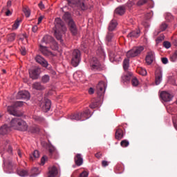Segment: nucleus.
I'll use <instances>...</instances> for the list:
<instances>
[{
	"label": "nucleus",
	"mask_w": 177,
	"mask_h": 177,
	"mask_svg": "<svg viewBox=\"0 0 177 177\" xmlns=\"http://www.w3.org/2000/svg\"><path fill=\"white\" fill-rule=\"evenodd\" d=\"M54 24L55 27L53 28L54 35L58 41H62V36L64 32H66L67 28L66 27V25H64V22H63L60 18H56Z\"/></svg>",
	"instance_id": "obj_1"
},
{
	"label": "nucleus",
	"mask_w": 177,
	"mask_h": 177,
	"mask_svg": "<svg viewBox=\"0 0 177 177\" xmlns=\"http://www.w3.org/2000/svg\"><path fill=\"white\" fill-rule=\"evenodd\" d=\"M10 126L14 128V129H17L18 131H26L28 129V126L24 120L20 118H14L10 122Z\"/></svg>",
	"instance_id": "obj_2"
},
{
	"label": "nucleus",
	"mask_w": 177,
	"mask_h": 177,
	"mask_svg": "<svg viewBox=\"0 0 177 177\" xmlns=\"http://www.w3.org/2000/svg\"><path fill=\"white\" fill-rule=\"evenodd\" d=\"M63 19L66 21V23H68L70 31L73 35H75L77 34V26L75 25L74 20L71 18V15L68 12H65L63 16Z\"/></svg>",
	"instance_id": "obj_3"
},
{
	"label": "nucleus",
	"mask_w": 177,
	"mask_h": 177,
	"mask_svg": "<svg viewBox=\"0 0 177 177\" xmlns=\"http://www.w3.org/2000/svg\"><path fill=\"white\" fill-rule=\"evenodd\" d=\"M90 114L91 111H89V109H87L83 112L77 113L71 115L69 118L70 120H75L76 121H85V120H88V118H89Z\"/></svg>",
	"instance_id": "obj_4"
},
{
	"label": "nucleus",
	"mask_w": 177,
	"mask_h": 177,
	"mask_svg": "<svg viewBox=\"0 0 177 177\" xmlns=\"http://www.w3.org/2000/svg\"><path fill=\"white\" fill-rule=\"evenodd\" d=\"M23 106V102H16L13 105L8 106V112L11 115H15V117H21L23 113L17 110V107H21Z\"/></svg>",
	"instance_id": "obj_5"
},
{
	"label": "nucleus",
	"mask_w": 177,
	"mask_h": 177,
	"mask_svg": "<svg viewBox=\"0 0 177 177\" xmlns=\"http://www.w3.org/2000/svg\"><path fill=\"white\" fill-rule=\"evenodd\" d=\"M143 50H145L143 46L134 47L127 53V57H128V59L131 57H136V56H139Z\"/></svg>",
	"instance_id": "obj_6"
},
{
	"label": "nucleus",
	"mask_w": 177,
	"mask_h": 177,
	"mask_svg": "<svg viewBox=\"0 0 177 177\" xmlns=\"http://www.w3.org/2000/svg\"><path fill=\"white\" fill-rule=\"evenodd\" d=\"M81 62V51L80 50H74L72 53L71 64L73 67H77Z\"/></svg>",
	"instance_id": "obj_7"
},
{
	"label": "nucleus",
	"mask_w": 177,
	"mask_h": 177,
	"mask_svg": "<svg viewBox=\"0 0 177 177\" xmlns=\"http://www.w3.org/2000/svg\"><path fill=\"white\" fill-rule=\"evenodd\" d=\"M90 64L93 71H102L103 70V66H102L97 57H93L90 62Z\"/></svg>",
	"instance_id": "obj_8"
},
{
	"label": "nucleus",
	"mask_w": 177,
	"mask_h": 177,
	"mask_svg": "<svg viewBox=\"0 0 177 177\" xmlns=\"http://www.w3.org/2000/svg\"><path fill=\"white\" fill-rule=\"evenodd\" d=\"M107 88V83L103 81H100L97 86H96V92L97 96L100 97L104 95V92H106V88Z\"/></svg>",
	"instance_id": "obj_9"
},
{
	"label": "nucleus",
	"mask_w": 177,
	"mask_h": 177,
	"mask_svg": "<svg viewBox=\"0 0 177 177\" xmlns=\"http://www.w3.org/2000/svg\"><path fill=\"white\" fill-rule=\"evenodd\" d=\"M41 74V68L35 67L33 69L29 70V75L32 80H38Z\"/></svg>",
	"instance_id": "obj_10"
},
{
	"label": "nucleus",
	"mask_w": 177,
	"mask_h": 177,
	"mask_svg": "<svg viewBox=\"0 0 177 177\" xmlns=\"http://www.w3.org/2000/svg\"><path fill=\"white\" fill-rule=\"evenodd\" d=\"M50 106L51 102L49 99H44L43 102H41V107L44 113H47V111H49V110H50Z\"/></svg>",
	"instance_id": "obj_11"
},
{
	"label": "nucleus",
	"mask_w": 177,
	"mask_h": 177,
	"mask_svg": "<svg viewBox=\"0 0 177 177\" xmlns=\"http://www.w3.org/2000/svg\"><path fill=\"white\" fill-rule=\"evenodd\" d=\"M17 99L30 100V93H28L27 91H19L17 95Z\"/></svg>",
	"instance_id": "obj_12"
},
{
	"label": "nucleus",
	"mask_w": 177,
	"mask_h": 177,
	"mask_svg": "<svg viewBox=\"0 0 177 177\" xmlns=\"http://www.w3.org/2000/svg\"><path fill=\"white\" fill-rule=\"evenodd\" d=\"M160 97L163 100V102H171V100H172V95L167 91L161 92Z\"/></svg>",
	"instance_id": "obj_13"
},
{
	"label": "nucleus",
	"mask_w": 177,
	"mask_h": 177,
	"mask_svg": "<svg viewBox=\"0 0 177 177\" xmlns=\"http://www.w3.org/2000/svg\"><path fill=\"white\" fill-rule=\"evenodd\" d=\"M59 175V170L55 166H52L48 168V177H55Z\"/></svg>",
	"instance_id": "obj_14"
},
{
	"label": "nucleus",
	"mask_w": 177,
	"mask_h": 177,
	"mask_svg": "<svg viewBox=\"0 0 177 177\" xmlns=\"http://www.w3.org/2000/svg\"><path fill=\"white\" fill-rule=\"evenodd\" d=\"M35 60L37 62V63H39V64H41V66H42L43 67H48V61L45 59V58L42 57V56L41 55H37L35 57Z\"/></svg>",
	"instance_id": "obj_15"
},
{
	"label": "nucleus",
	"mask_w": 177,
	"mask_h": 177,
	"mask_svg": "<svg viewBox=\"0 0 177 177\" xmlns=\"http://www.w3.org/2000/svg\"><path fill=\"white\" fill-rule=\"evenodd\" d=\"M155 56H154V52L150 51L147 53L145 61L146 63L149 65L151 64L153 62H154Z\"/></svg>",
	"instance_id": "obj_16"
},
{
	"label": "nucleus",
	"mask_w": 177,
	"mask_h": 177,
	"mask_svg": "<svg viewBox=\"0 0 177 177\" xmlns=\"http://www.w3.org/2000/svg\"><path fill=\"white\" fill-rule=\"evenodd\" d=\"M48 152H49V156L50 157H51V158H57V151L56 150V148H55V147L50 145L48 147Z\"/></svg>",
	"instance_id": "obj_17"
},
{
	"label": "nucleus",
	"mask_w": 177,
	"mask_h": 177,
	"mask_svg": "<svg viewBox=\"0 0 177 177\" xmlns=\"http://www.w3.org/2000/svg\"><path fill=\"white\" fill-rule=\"evenodd\" d=\"M39 50L41 52L42 55L44 56H52V52H50L49 50H48V47L44 46L42 45L39 46Z\"/></svg>",
	"instance_id": "obj_18"
},
{
	"label": "nucleus",
	"mask_w": 177,
	"mask_h": 177,
	"mask_svg": "<svg viewBox=\"0 0 177 177\" xmlns=\"http://www.w3.org/2000/svg\"><path fill=\"white\" fill-rule=\"evenodd\" d=\"M74 160L77 167H81V165L84 164V159L82 158V156L81 155V153L76 154Z\"/></svg>",
	"instance_id": "obj_19"
},
{
	"label": "nucleus",
	"mask_w": 177,
	"mask_h": 177,
	"mask_svg": "<svg viewBox=\"0 0 177 177\" xmlns=\"http://www.w3.org/2000/svg\"><path fill=\"white\" fill-rule=\"evenodd\" d=\"M27 131L30 133H39V127L37 126V124H33L29 127Z\"/></svg>",
	"instance_id": "obj_20"
},
{
	"label": "nucleus",
	"mask_w": 177,
	"mask_h": 177,
	"mask_svg": "<svg viewBox=\"0 0 177 177\" xmlns=\"http://www.w3.org/2000/svg\"><path fill=\"white\" fill-rule=\"evenodd\" d=\"M10 131V127L8 125L4 124L0 127V135H6Z\"/></svg>",
	"instance_id": "obj_21"
},
{
	"label": "nucleus",
	"mask_w": 177,
	"mask_h": 177,
	"mask_svg": "<svg viewBox=\"0 0 177 177\" xmlns=\"http://www.w3.org/2000/svg\"><path fill=\"white\" fill-rule=\"evenodd\" d=\"M140 36V30H136L131 32L128 35V38H139Z\"/></svg>",
	"instance_id": "obj_22"
},
{
	"label": "nucleus",
	"mask_w": 177,
	"mask_h": 177,
	"mask_svg": "<svg viewBox=\"0 0 177 177\" xmlns=\"http://www.w3.org/2000/svg\"><path fill=\"white\" fill-rule=\"evenodd\" d=\"M162 80V72L161 71L156 72V80H155L156 84L160 85V82H161Z\"/></svg>",
	"instance_id": "obj_23"
},
{
	"label": "nucleus",
	"mask_w": 177,
	"mask_h": 177,
	"mask_svg": "<svg viewBox=\"0 0 177 177\" xmlns=\"http://www.w3.org/2000/svg\"><path fill=\"white\" fill-rule=\"evenodd\" d=\"M124 138V131L121 129H118L115 132V139L121 140Z\"/></svg>",
	"instance_id": "obj_24"
},
{
	"label": "nucleus",
	"mask_w": 177,
	"mask_h": 177,
	"mask_svg": "<svg viewBox=\"0 0 177 177\" xmlns=\"http://www.w3.org/2000/svg\"><path fill=\"white\" fill-rule=\"evenodd\" d=\"M109 57L113 60H118V59H121V53L111 52L109 54Z\"/></svg>",
	"instance_id": "obj_25"
},
{
	"label": "nucleus",
	"mask_w": 177,
	"mask_h": 177,
	"mask_svg": "<svg viewBox=\"0 0 177 177\" xmlns=\"http://www.w3.org/2000/svg\"><path fill=\"white\" fill-rule=\"evenodd\" d=\"M53 41V37H52V36L50 35H45L43 39H42V42H44V44H46V45H48V44L49 45H50V43Z\"/></svg>",
	"instance_id": "obj_26"
},
{
	"label": "nucleus",
	"mask_w": 177,
	"mask_h": 177,
	"mask_svg": "<svg viewBox=\"0 0 177 177\" xmlns=\"http://www.w3.org/2000/svg\"><path fill=\"white\" fill-rule=\"evenodd\" d=\"M115 27H117V21L113 19L109 24L108 30L111 32L114 31V30H115Z\"/></svg>",
	"instance_id": "obj_27"
},
{
	"label": "nucleus",
	"mask_w": 177,
	"mask_h": 177,
	"mask_svg": "<svg viewBox=\"0 0 177 177\" xmlns=\"http://www.w3.org/2000/svg\"><path fill=\"white\" fill-rule=\"evenodd\" d=\"M115 13H116V15H120V16H122V15H124V13H125L124 6H122L117 8L115 10Z\"/></svg>",
	"instance_id": "obj_28"
},
{
	"label": "nucleus",
	"mask_w": 177,
	"mask_h": 177,
	"mask_svg": "<svg viewBox=\"0 0 177 177\" xmlns=\"http://www.w3.org/2000/svg\"><path fill=\"white\" fill-rule=\"evenodd\" d=\"M37 158H39V151L35 150L33 153L30 155V160L34 161V160H37Z\"/></svg>",
	"instance_id": "obj_29"
},
{
	"label": "nucleus",
	"mask_w": 177,
	"mask_h": 177,
	"mask_svg": "<svg viewBox=\"0 0 177 177\" xmlns=\"http://www.w3.org/2000/svg\"><path fill=\"white\" fill-rule=\"evenodd\" d=\"M96 54L97 56L101 57V59H104V57H106V54L104 53V51L103 50V48H102V47L98 48L96 51Z\"/></svg>",
	"instance_id": "obj_30"
},
{
	"label": "nucleus",
	"mask_w": 177,
	"mask_h": 177,
	"mask_svg": "<svg viewBox=\"0 0 177 177\" xmlns=\"http://www.w3.org/2000/svg\"><path fill=\"white\" fill-rule=\"evenodd\" d=\"M32 88L37 91H44L45 87L41 84L39 82H35L32 84Z\"/></svg>",
	"instance_id": "obj_31"
},
{
	"label": "nucleus",
	"mask_w": 177,
	"mask_h": 177,
	"mask_svg": "<svg viewBox=\"0 0 177 177\" xmlns=\"http://www.w3.org/2000/svg\"><path fill=\"white\" fill-rule=\"evenodd\" d=\"M114 37V35L113 34V32L109 30L106 35V42H111L113 40V37Z\"/></svg>",
	"instance_id": "obj_32"
},
{
	"label": "nucleus",
	"mask_w": 177,
	"mask_h": 177,
	"mask_svg": "<svg viewBox=\"0 0 177 177\" xmlns=\"http://www.w3.org/2000/svg\"><path fill=\"white\" fill-rule=\"evenodd\" d=\"M50 48H51V49L53 50H57L59 46H57V43L56 42V41H55V39H53L50 44Z\"/></svg>",
	"instance_id": "obj_33"
},
{
	"label": "nucleus",
	"mask_w": 177,
	"mask_h": 177,
	"mask_svg": "<svg viewBox=\"0 0 177 177\" xmlns=\"http://www.w3.org/2000/svg\"><path fill=\"white\" fill-rule=\"evenodd\" d=\"M88 46H89V44H88V41L85 40L81 44L82 50H84V52L86 53V49H88Z\"/></svg>",
	"instance_id": "obj_34"
},
{
	"label": "nucleus",
	"mask_w": 177,
	"mask_h": 177,
	"mask_svg": "<svg viewBox=\"0 0 177 177\" xmlns=\"http://www.w3.org/2000/svg\"><path fill=\"white\" fill-rule=\"evenodd\" d=\"M7 38H8V41L9 42H13V41H15V39H16V34L10 33V35H8Z\"/></svg>",
	"instance_id": "obj_35"
},
{
	"label": "nucleus",
	"mask_w": 177,
	"mask_h": 177,
	"mask_svg": "<svg viewBox=\"0 0 177 177\" xmlns=\"http://www.w3.org/2000/svg\"><path fill=\"white\" fill-rule=\"evenodd\" d=\"M32 119L36 121V122H44V118L38 116L37 115H33Z\"/></svg>",
	"instance_id": "obj_36"
},
{
	"label": "nucleus",
	"mask_w": 177,
	"mask_h": 177,
	"mask_svg": "<svg viewBox=\"0 0 177 177\" xmlns=\"http://www.w3.org/2000/svg\"><path fill=\"white\" fill-rule=\"evenodd\" d=\"M131 84L133 86H138V85H139V80H138V78H136V77L133 76L131 77Z\"/></svg>",
	"instance_id": "obj_37"
},
{
	"label": "nucleus",
	"mask_w": 177,
	"mask_h": 177,
	"mask_svg": "<svg viewBox=\"0 0 177 177\" xmlns=\"http://www.w3.org/2000/svg\"><path fill=\"white\" fill-rule=\"evenodd\" d=\"M137 73L140 75H147V71L143 68H138L137 70Z\"/></svg>",
	"instance_id": "obj_38"
},
{
	"label": "nucleus",
	"mask_w": 177,
	"mask_h": 177,
	"mask_svg": "<svg viewBox=\"0 0 177 177\" xmlns=\"http://www.w3.org/2000/svg\"><path fill=\"white\" fill-rule=\"evenodd\" d=\"M129 67V58H126L123 61V68H124V70H127Z\"/></svg>",
	"instance_id": "obj_39"
},
{
	"label": "nucleus",
	"mask_w": 177,
	"mask_h": 177,
	"mask_svg": "<svg viewBox=\"0 0 177 177\" xmlns=\"http://www.w3.org/2000/svg\"><path fill=\"white\" fill-rule=\"evenodd\" d=\"M17 174H18V175H19V176H28V171H27V170H24V169L18 171Z\"/></svg>",
	"instance_id": "obj_40"
},
{
	"label": "nucleus",
	"mask_w": 177,
	"mask_h": 177,
	"mask_svg": "<svg viewBox=\"0 0 177 177\" xmlns=\"http://www.w3.org/2000/svg\"><path fill=\"white\" fill-rule=\"evenodd\" d=\"M30 174L32 176H37V175L39 174V170L38 169V168L34 167L32 169Z\"/></svg>",
	"instance_id": "obj_41"
},
{
	"label": "nucleus",
	"mask_w": 177,
	"mask_h": 177,
	"mask_svg": "<svg viewBox=\"0 0 177 177\" xmlns=\"http://www.w3.org/2000/svg\"><path fill=\"white\" fill-rule=\"evenodd\" d=\"M50 80V77H49V75H44L41 77V82H43V84H46V83L49 82Z\"/></svg>",
	"instance_id": "obj_42"
},
{
	"label": "nucleus",
	"mask_w": 177,
	"mask_h": 177,
	"mask_svg": "<svg viewBox=\"0 0 177 177\" xmlns=\"http://www.w3.org/2000/svg\"><path fill=\"white\" fill-rule=\"evenodd\" d=\"M149 2H150V0H139L137 2V6H142L143 5H146V3H149Z\"/></svg>",
	"instance_id": "obj_43"
},
{
	"label": "nucleus",
	"mask_w": 177,
	"mask_h": 177,
	"mask_svg": "<svg viewBox=\"0 0 177 177\" xmlns=\"http://www.w3.org/2000/svg\"><path fill=\"white\" fill-rule=\"evenodd\" d=\"M133 74L132 73H127L124 77L123 80L124 81H131Z\"/></svg>",
	"instance_id": "obj_44"
},
{
	"label": "nucleus",
	"mask_w": 177,
	"mask_h": 177,
	"mask_svg": "<svg viewBox=\"0 0 177 177\" xmlns=\"http://www.w3.org/2000/svg\"><path fill=\"white\" fill-rule=\"evenodd\" d=\"M120 146H122V147H128L129 146V141L127 140H122L120 142Z\"/></svg>",
	"instance_id": "obj_45"
},
{
	"label": "nucleus",
	"mask_w": 177,
	"mask_h": 177,
	"mask_svg": "<svg viewBox=\"0 0 177 177\" xmlns=\"http://www.w3.org/2000/svg\"><path fill=\"white\" fill-rule=\"evenodd\" d=\"M20 20L17 19L15 22V24L12 25V29L13 30H17L19 28V26H20Z\"/></svg>",
	"instance_id": "obj_46"
},
{
	"label": "nucleus",
	"mask_w": 177,
	"mask_h": 177,
	"mask_svg": "<svg viewBox=\"0 0 177 177\" xmlns=\"http://www.w3.org/2000/svg\"><path fill=\"white\" fill-rule=\"evenodd\" d=\"M23 11L26 17H30V15H31V13L30 12V9H28L27 8H24Z\"/></svg>",
	"instance_id": "obj_47"
},
{
	"label": "nucleus",
	"mask_w": 177,
	"mask_h": 177,
	"mask_svg": "<svg viewBox=\"0 0 177 177\" xmlns=\"http://www.w3.org/2000/svg\"><path fill=\"white\" fill-rule=\"evenodd\" d=\"M168 28V24L166 23H162L160 26V31H165Z\"/></svg>",
	"instance_id": "obj_48"
},
{
	"label": "nucleus",
	"mask_w": 177,
	"mask_h": 177,
	"mask_svg": "<svg viewBox=\"0 0 177 177\" xmlns=\"http://www.w3.org/2000/svg\"><path fill=\"white\" fill-rule=\"evenodd\" d=\"M90 107L91 109H96L97 107H99V102H93L91 104H90Z\"/></svg>",
	"instance_id": "obj_49"
},
{
	"label": "nucleus",
	"mask_w": 177,
	"mask_h": 177,
	"mask_svg": "<svg viewBox=\"0 0 177 177\" xmlns=\"http://www.w3.org/2000/svg\"><path fill=\"white\" fill-rule=\"evenodd\" d=\"M88 175H89V173L86 171H84L79 175V177H88Z\"/></svg>",
	"instance_id": "obj_50"
},
{
	"label": "nucleus",
	"mask_w": 177,
	"mask_h": 177,
	"mask_svg": "<svg viewBox=\"0 0 177 177\" xmlns=\"http://www.w3.org/2000/svg\"><path fill=\"white\" fill-rule=\"evenodd\" d=\"M163 46L166 49H169V47L171 46V43L169 41H164Z\"/></svg>",
	"instance_id": "obj_51"
},
{
	"label": "nucleus",
	"mask_w": 177,
	"mask_h": 177,
	"mask_svg": "<svg viewBox=\"0 0 177 177\" xmlns=\"http://www.w3.org/2000/svg\"><path fill=\"white\" fill-rule=\"evenodd\" d=\"M46 158H48L46 156H43L41 159V165H44L45 161H46Z\"/></svg>",
	"instance_id": "obj_52"
},
{
	"label": "nucleus",
	"mask_w": 177,
	"mask_h": 177,
	"mask_svg": "<svg viewBox=\"0 0 177 177\" xmlns=\"http://www.w3.org/2000/svg\"><path fill=\"white\" fill-rule=\"evenodd\" d=\"M164 41V37H159L156 39V44H160V42H162Z\"/></svg>",
	"instance_id": "obj_53"
},
{
	"label": "nucleus",
	"mask_w": 177,
	"mask_h": 177,
	"mask_svg": "<svg viewBox=\"0 0 177 177\" xmlns=\"http://www.w3.org/2000/svg\"><path fill=\"white\" fill-rule=\"evenodd\" d=\"M14 167H15V165L13 164L12 162H8V168H9V169H13Z\"/></svg>",
	"instance_id": "obj_54"
},
{
	"label": "nucleus",
	"mask_w": 177,
	"mask_h": 177,
	"mask_svg": "<svg viewBox=\"0 0 177 177\" xmlns=\"http://www.w3.org/2000/svg\"><path fill=\"white\" fill-rule=\"evenodd\" d=\"M80 8H81L82 10H86V6H85L84 3H82L80 4Z\"/></svg>",
	"instance_id": "obj_55"
},
{
	"label": "nucleus",
	"mask_w": 177,
	"mask_h": 177,
	"mask_svg": "<svg viewBox=\"0 0 177 177\" xmlns=\"http://www.w3.org/2000/svg\"><path fill=\"white\" fill-rule=\"evenodd\" d=\"M21 53L22 56H26V55L27 53V52L26 51V48H21Z\"/></svg>",
	"instance_id": "obj_56"
},
{
	"label": "nucleus",
	"mask_w": 177,
	"mask_h": 177,
	"mask_svg": "<svg viewBox=\"0 0 177 177\" xmlns=\"http://www.w3.org/2000/svg\"><path fill=\"white\" fill-rule=\"evenodd\" d=\"M162 62L163 63V64H168V58H167V57L162 58Z\"/></svg>",
	"instance_id": "obj_57"
},
{
	"label": "nucleus",
	"mask_w": 177,
	"mask_h": 177,
	"mask_svg": "<svg viewBox=\"0 0 177 177\" xmlns=\"http://www.w3.org/2000/svg\"><path fill=\"white\" fill-rule=\"evenodd\" d=\"M109 165V162L106 160H102V167H107Z\"/></svg>",
	"instance_id": "obj_58"
},
{
	"label": "nucleus",
	"mask_w": 177,
	"mask_h": 177,
	"mask_svg": "<svg viewBox=\"0 0 177 177\" xmlns=\"http://www.w3.org/2000/svg\"><path fill=\"white\" fill-rule=\"evenodd\" d=\"M32 32H37V31H38V26H34L32 28Z\"/></svg>",
	"instance_id": "obj_59"
},
{
	"label": "nucleus",
	"mask_w": 177,
	"mask_h": 177,
	"mask_svg": "<svg viewBox=\"0 0 177 177\" xmlns=\"http://www.w3.org/2000/svg\"><path fill=\"white\" fill-rule=\"evenodd\" d=\"M39 8H40V9H45V6L44 5V3H42V1H41L39 4Z\"/></svg>",
	"instance_id": "obj_60"
},
{
	"label": "nucleus",
	"mask_w": 177,
	"mask_h": 177,
	"mask_svg": "<svg viewBox=\"0 0 177 177\" xmlns=\"http://www.w3.org/2000/svg\"><path fill=\"white\" fill-rule=\"evenodd\" d=\"M6 16H10L12 15V12H10V10H9V8L6 9Z\"/></svg>",
	"instance_id": "obj_61"
},
{
	"label": "nucleus",
	"mask_w": 177,
	"mask_h": 177,
	"mask_svg": "<svg viewBox=\"0 0 177 177\" xmlns=\"http://www.w3.org/2000/svg\"><path fill=\"white\" fill-rule=\"evenodd\" d=\"M77 0H68V4L73 3V5L77 3Z\"/></svg>",
	"instance_id": "obj_62"
},
{
	"label": "nucleus",
	"mask_w": 177,
	"mask_h": 177,
	"mask_svg": "<svg viewBox=\"0 0 177 177\" xmlns=\"http://www.w3.org/2000/svg\"><path fill=\"white\" fill-rule=\"evenodd\" d=\"M95 156L96 158H100V157H102V153L100 152H97Z\"/></svg>",
	"instance_id": "obj_63"
},
{
	"label": "nucleus",
	"mask_w": 177,
	"mask_h": 177,
	"mask_svg": "<svg viewBox=\"0 0 177 177\" xmlns=\"http://www.w3.org/2000/svg\"><path fill=\"white\" fill-rule=\"evenodd\" d=\"M95 92V91L93 90V88H90L89 89H88V93L90 94V95H93V93Z\"/></svg>",
	"instance_id": "obj_64"
}]
</instances>
